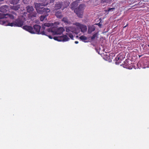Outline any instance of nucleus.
<instances>
[{
  "instance_id": "nucleus-1",
  "label": "nucleus",
  "mask_w": 149,
  "mask_h": 149,
  "mask_svg": "<svg viewBox=\"0 0 149 149\" xmlns=\"http://www.w3.org/2000/svg\"><path fill=\"white\" fill-rule=\"evenodd\" d=\"M79 1L76 0L72 3L71 4V9L72 10H74V13L79 17L82 18L84 10V5L82 4L80 5L78 8H76L78 5Z\"/></svg>"
},
{
  "instance_id": "nucleus-2",
  "label": "nucleus",
  "mask_w": 149,
  "mask_h": 149,
  "mask_svg": "<svg viewBox=\"0 0 149 149\" xmlns=\"http://www.w3.org/2000/svg\"><path fill=\"white\" fill-rule=\"evenodd\" d=\"M52 25V23H45L42 24V28L40 31L41 27L40 26L35 24L33 26V30L34 32V34L36 33L37 34H41L42 35H47L45 33V32L44 31L45 29V27H49Z\"/></svg>"
},
{
  "instance_id": "nucleus-3",
  "label": "nucleus",
  "mask_w": 149,
  "mask_h": 149,
  "mask_svg": "<svg viewBox=\"0 0 149 149\" xmlns=\"http://www.w3.org/2000/svg\"><path fill=\"white\" fill-rule=\"evenodd\" d=\"M67 36H68L71 39H73V36L71 33H66V35H63L60 36H54V39L58 41L65 42L68 41L69 39Z\"/></svg>"
},
{
  "instance_id": "nucleus-4",
  "label": "nucleus",
  "mask_w": 149,
  "mask_h": 149,
  "mask_svg": "<svg viewBox=\"0 0 149 149\" xmlns=\"http://www.w3.org/2000/svg\"><path fill=\"white\" fill-rule=\"evenodd\" d=\"M69 4L70 3L68 1H66L64 2L61 1L58 2L55 5L54 9L59 10L60 9L63 8L62 10H63L64 9L68 6Z\"/></svg>"
},
{
  "instance_id": "nucleus-5",
  "label": "nucleus",
  "mask_w": 149,
  "mask_h": 149,
  "mask_svg": "<svg viewBox=\"0 0 149 149\" xmlns=\"http://www.w3.org/2000/svg\"><path fill=\"white\" fill-rule=\"evenodd\" d=\"M8 17L12 19H14V16L12 15L0 13V21H1L3 19H6V18Z\"/></svg>"
},
{
  "instance_id": "nucleus-6",
  "label": "nucleus",
  "mask_w": 149,
  "mask_h": 149,
  "mask_svg": "<svg viewBox=\"0 0 149 149\" xmlns=\"http://www.w3.org/2000/svg\"><path fill=\"white\" fill-rule=\"evenodd\" d=\"M16 26L21 27L24 25V22L21 18H18L15 21Z\"/></svg>"
},
{
  "instance_id": "nucleus-7",
  "label": "nucleus",
  "mask_w": 149,
  "mask_h": 149,
  "mask_svg": "<svg viewBox=\"0 0 149 149\" xmlns=\"http://www.w3.org/2000/svg\"><path fill=\"white\" fill-rule=\"evenodd\" d=\"M1 24L5 26H16L15 22L13 21L12 23H9L6 19H3L1 21Z\"/></svg>"
},
{
  "instance_id": "nucleus-8",
  "label": "nucleus",
  "mask_w": 149,
  "mask_h": 149,
  "mask_svg": "<svg viewBox=\"0 0 149 149\" xmlns=\"http://www.w3.org/2000/svg\"><path fill=\"white\" fill-rule=\"evenodd\" d=\"M75 25L79 27L81 29V31L82 32H86L87 30V28L86 25H82L79 23H76Z\"/></svg>"
},
{
  "instance_id": "nucleus-9",
  "label": "nucleus",
  "mask_w": 149,
  "mask_h": 149,
  "mask_svg": "<svg viewBox=\"0 0 149 149\" xmlns=\"http://www.w3.org/2000/svg\"><path fill=\"white\" fill-rule=\"evenodd\" d=\"M22 28L32 34H34V32L33 30V28L30 26L25 25L23 26Z\"/></svg>"
},
{
  "instance_id": "nucleus-10",
  "label": "nucleus",
  "mask_w": 149,
  "mask_h": 149,
  "mask_svg": "<svg viewBox=\"0 0 149 149\" xmlns=\"http://www.w3.org/2000/svg\"><path fill=\"white\" fill-rule=\"evenodd\" d=\"M53 12L55 13V15L57 18H61L63 17L62 12L60 10L54 9Z\"/></svg>"
},
{
  "instance_id": "nucleus-11",
  "label": "nucleus",
  "mask_w": 149,
  "mask_h": 149,
  "mask_svg": "<svg viewBox=\"0 0 149 149\" xmlns=\"http://www.w3.org/2000/svg\"><path fill=\"white\" fill-rule=\"evenodd\" d=\"M35 8L37 10V12L39 13V12H41L42 8L43 7H41L42 6V3L41 2L39 3H35Z\"/></svg>"
},
{
  "instance_id": "nucleus-12",
  "label": "nucleus",
  "mask_w": 149,
  "mask_h": 149,
  "mask_svg": "<svg viewBox=\"0 0 149 149\" xmlns=\"http://www.w3.org/2000/svg\"><path fill=\"white\" fill-rule=\"evenodd\" d=\"M8 6L7 5L2 6L0 7V12L3 13H6L8 10Z\"/></svg>"
},
{
  "instance_id": "nucleus-13",
  "label": "nucleus",
  "mask_w": 149,
  "mask_h": 149,
  "mask_svg": "<svg viewBox=\"0 0 149 149\" xmlns=\"http://www.w3.org/2000/svg\"><path fill=\"white\" fill-rule=\"evenodd\" d=\"M64 31L65 29L63 28L60 27L56 30L55 33L56 34H61Z\"/></svg>"
},
{
  "instance_id": "nucleus-14",
  "label": "nucleus",
  "mask_w": 149,
  "mask_h": 149,
  "mask_svg": "<svg viewBox=\"0 0 149 149\" xmlns=\"http://www.w3.org/2000/svg\"><path fill=\"white\" fill-rule=\"evenodd\" d=\"M123 67L124 68L129 69H131L132 68L130 65L128 64L127 61L124 62V63L123 64Z\"/></svg>"
},
{
  "instance_id": "nucleus-15",
  "label": "nucleus",
  "mask_w": 149,
  "mask_h": 149,
  "mask_svg": "<svg viewBox=\"0 0 149 149\" xmlns=\"http://www.w3.org/2000/svg\"><path fill=\"white\" fill-rule=\"evenodd\" d=\"M26 9L27 12L31 13L33 12L34 10V8L32 6H28L26 7Z\"/></svg>"
},
{
  "instance_id": "nucleus-16",
  "label": "nucleus",
  "mask_w": 149,
  "mask_h": 149,
  "mask_svg": "<svg viewBox=\"0 0 149 149\" xmlns=\"http://www.w3.org/2000/svg\"><path fill=\"white\" fill-rule=\"evenodd\" d=\"M95 29V27L93 26L88 27V33L91 34L92 32L94 31Z\"/></svg>"
},
{
  "instance_id": "nucleus-17",
  "label": "nucleus",
  "mask_w": 149,
  "mask_h": 149,
  "mask_svg": "<svg viewBox=\"0 0 149 149\" xmlns=\"http://www.w3.org/2000/svg\"><path fill=\"white\" fill-rule=\"evenodd\" d=\"M62 21L63 22L66 24H70L71 22L68 20L67 17H64L62 19Z\"/></svg>"
},
{
  "instance_id": "nucleus-18",
  "label": "nucleus",
  "mask_w": 149,
  "mask_h": 149,
  "mask_svg": "<svg viewBox=\"0 0 149 149\" xmlns=\"http://www.w3.org/2000/svg\"><path fill=\"white\" fill-rule=\"evenodd\" d=\"M20 5H17L16 6H10V8L11 9L17 11L20 8Z\"/></svg>"
},
{
  "instance_id": "nucleus-19",
  "label": "nucleus",
  "mask_w": 149,
  "mask_h": 149,
  "mask_svg": "<svg viewBox=\"0 0 149 149\" xmlns=\"http://www.w3.org/2000/svg\"><path fill=\"white\" fill-rule=\"evenodd\" d=\"M50 10L49 9L47 8H45L43 7L42 8L41 12H39V13L40 14L43 13L44 12L48 13L49 12Z\"/></svg>"
},
{
  "instance_id": "nucleus-20",
  "label": "nucleus",
  "mask_w": 149,
  "mask_h": 149,
  "mask_svg": "<svg viewBox=\"0 0 149 149\" xmlns=\"http://www.w3.org/2000/svg\"><path fill=\"white\" fill-rule=\"evenodd\" d=\"M37 13L36 12H34L29 14L30 18L32 19L35 17L37 16Z\"/></svg>"
},
{
  "instance_id": "nucleus-21",
  "label": "nucleus",
  "mask_w": 149,
  "mask_h": 149,
  "mask_svg": "<svg viewBox=\"0 0 149 149\" xmlns=\"http://www.w3.org/2000/svg\"><path fill=\"white\" fill-rule=\"evenodd\" d=\"M42 6H47L48 4V2L47 0H42L41 1Z\"/></svg>"
},
{
  "instance_id": "nucleus-22",
  "label": "nucleus",
  "mask_w": 149,
  "mask_h": 149,
  "mask_svg": "<svg viewBox=\"0 0 149 149\" xmlns=\"http://www.w3.org/2000/svg\"><path fill=\"white\" fill-rule=\"evenodd\" d=\"M20 0H11L10 1V3L13 5L17 4L19 2Z\"/></svg>"
},
{
  "instance_id": "nucleus-23",
  "label": "nucleus",
  "mask_w": 149,
  "mask_h": 149,
  "mask_svg": "<svg viewBox=\"0 0 149 149\" xmlns=\"http://www.w3.org/2000/svg\"><path fill=\"white\" fill-rule=\"evenodd\" d=\"M79 39L85 42V41L87 40V38L86 37L82 35L79 37Z\"/></svg>"
},
{
  "instance_id": "nucleus-24",
  "label": "nucleus",
  "mask_w": 149,
  "mask_h": 149,
  "mask_svg": "<svg viewBox=\"0 0 149 149\" xmlns=\"http://www.w3.org/2000/svg\"><path fill=\"white\" fill-rule=\"evenodd\" d=\"M98 35V33H94L91 37V40H94L96 37H97Z\"/></svg>"
},
{
  "instance_id": "nucleus-25",
  "label": "nucleus",
  "mask_w": 149,
  "mask_h": 149,
  "mask_svg": "<svg viewBox=\"0 0 149 149\" xmlns=\"http://www.w3.org/2000/svg\"><path fill=\"white\" fill-rule=\"evenodd\" d=\"M48 16V15H41L40 17V20L41 21H43L45 18V17Z\"/></svg>"
},
{
  "instance_id": "nucleus-26",
  "label": "nucleus",
  "mask_w": 149,
  "mask_h": 149,
  "mask_svg": "<svg viewBox=\"0 0 149 149\" xmlns=\"http://www.w3.org/2000/svg\"><path fill=\"white\" fill-rule=\"evenodd\" d=\"M115 60L118 63L120 62L121 59H120L119 57L117 56Z\"/></svg>"
},
{
  "instance_id": "nucleus-27",
  "label": "nucleus",
  "mask_w": 149,
  "mask_h": 149,
  "mask_svg": "<svg viewBox=\"0 0 149 149\" xmlns=\"http://www.w3.org/2000/svg\"><path fill=\"white\" fill-rule=\"evenodd\" d=\"M115 9L114 8H109L108 10H106V12H108L110 11H112V10H113Z\"/></svg>"
},
{
  "instance_id": "nucleus-28",
  "label": "nucleus",
  "mask_w": 149,
  "mask_h": 149,
  "mask_svg": "<svg viewBox=\"0 0 149 149\" xmlns=\"http://www.w3.org/2000/svg\"><path fill=\"white\" fill-rule=\"evenodd\" d=\"M47 31L49 32H53L54 31L52 29L48 28L47 29Z\"/></svg>"
},
{
  "instance_id": "nucleus-29",
  "label": "nucleus",
  "mask_w": 149,
  "mask_h": 149,
  "mask_svg": "<svg viewBox=\"0 0 149 149\" xmlns=\"http://www.w3.org/2000/svg\"><path fill=\"white\" fill-rule=\"evenodd\" d=\"M70 28L69 27H67L66 28V32L69 33L70 31Z\"/></svg>"
},
{
  "instance_id": "nucleus-30",
  "label": "nucleus",
  "mask_w": 149,
  "mask_h": 149,
  "mask_svg": "<svg viewBox=\"0 0 149 149\" xmlns=\"http://www.w3.org/2000/svg\"><path fill=\"white\" fill-rule=\"evenodd\" d=\"M45 33L46 34H47V35H45V36H48L49 37V38L51 39H52V36L50 35H48L47 34V33L46 32H45Z\"/></svg>"
},
{
  "instance_id": "nucleus-31",
  "label": "nucleus",
  "mask_w": 149,
  "mask_h": 149,
  "mask_svg": "<svg viewBox=\"0 0 149 149\" xmlns=\"http://www.w3.org/2000/svg\"><path fill=\"white\" fill-rule=\"evenodd\" d=\"M97 25H98L99 27L101 26L102 25L101 24H100V23L97 24Z\"/></svg>"
},
{
  "instance_id": "nucleus-32",
  "label": "nucleus",
  "mask_w": 149,
  "mask_h": 149,
  "mask_svg": "<svg viewBox=\"0 0 149 149\" xmlns=\"http://www.w3.org/2000/svg\"><path fill=\"white\" fill-rule=\"evenodd\" d=\"M50 3H53L54 1V0H50Z\"/></svg>"
},
{
  "instance_id": "nucleus-33",
  "label": "nucleus",
  "mask_w": 149,
  "mask_h": 149,
  "mask_svg": "<svg viewBox=\"0 0 149 149\" xmlns=\"http://www.w3.org/2000/svg\"><path fill=\"white\" fill-rule=\"evenodd\" d=\"M79 42L77 41H75V43L76 44H77Z\"/></svg>"
},
{
  "instance_id": "nucleus-34",
  "label": "nucleus",
  "mask_w": 149,
  "mask_h": 149,
  "mask_svg": "<svg viewBox=\"0 0 149 149\" xmlns=\"http://www.w3.org/2000/svg\"><path fill=\"white\" fill-rule=\"evenodd\" d=\"M23 2L24 3H27L24 0H23Z\"/></svg>"
},
{
  "instance_id": "nucleus-35",
  "label": "nucleus",
  "mask_w": 149,
  "mask_h": 149,
  "mask_svg": "<svg viewBox=\"0 0 149 149\" xmlns=\"http://www.w3.org/2000/svg\"><path fill=\"white\" fill-rule=\"evenodd\" d=\"M128 26V24H127V25L125 26L124 27V28H125L127 26Z\"/></svg>"
},
{
  "instance_id": "nucleus-36",
  "label": "nucleus",
  "mask_w": 149,
  "mask_h": 149,
  "mask_svg": "<svg viewBox=\"0 0 149 149\" xmlns=\"http://www.w3.org/2000/svg\"><path fill=\"white\" fill-rule=\"evenodd\" d=\"M14 15H16V14L15 13H13Z\"/></svg>"
},
{
  "instance_id": "nucleus-37",
  "label": "nucleus",
  "mask_w": 149,
  "mask_h": 149,
  "mask_svg": "<svg viewBox=\"0 0 149 149\" xmlns=\"http://www.w3.org/2000/svg\"><path fill=\"white\" fill-rule=\"evenodd\" d=\"M4 0H0V1H3Z\"/></svg>"
},
{
  "instance_id": "nucleus-38",
  "label": "nucleus",
  "mask_w": 149,
  "mask_h": 149,
  "mask_svg": "<svg viewBox=\"0 0 149 149\" xmlns=\"http://www.w3.org/2000/svg\"><path fill=\"white\" fill-rule=\"evenodd\" d=\"M139 64V63L138 62L137 64V65H138Z\"/></svg>"
},
{
  "instance_id": "nucleus-39",
  "label": "nucleus",
  "mask_w": 149,
  "mask_h": 149,
  "mask_svg": "<svg viewBox=\"0 0 149 149\" xmlns=\"http://www.w3.org/2000/svg\"><path fill=\"white\" fill-rule=\"evenodd\" d=\"M148 47H149V45H148Z\"/></svg>"
}]
</instances>
